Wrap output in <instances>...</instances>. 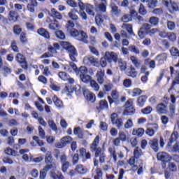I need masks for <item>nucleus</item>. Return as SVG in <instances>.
Returning a JSON list of instances; mask_svg holds the SVG:
<instances>
[{
    "label": "nucleus",
    "instance_id": "c85d7f7f",
    "mask_svg": "<svg viewBox=\"0 0 179 179\" xmlns=\"http://www.w3.org/2000/svg\"><path fill=\"white\" fill-rule=\"evenodd\" d=\"M80 79L84 83H89L92 82V76L89 75H80Z\"/></svg>",
    "mask_w": 179,
    "mask_h": 179
},
{
    "label": "nucleus",
    "instance_id": "69168bd1",
    "mask_svg": "<svg viewBox=\"0 0 179 179\" xmlns=\"http://www.w3.org/2000/svg\"><path fill=\"white\" fill-rule=\"evenodd\" d=\"M170 52L172 57H179V50L176 48H172L170 50Z\"/></svg>",
    "mask_w": 179,
    "mask_h": 179
},
{
    "label": "nucleus",
    "instance_id": "6ab92c4d",
    "mask_svg": "<svg viewBox=\"0 0 179 179\" xmlns=\"http://www.w3.org/2000/svg\"><path fill=\"white\" fill-rule=\"evenodd\" d=\"M143 134H145V129L143 128L134 129L132 131V135L138 136V138L142 137Z\"/></svg>",
    "mask_w": 179,
    "mask_h": 179
},
{
    "label": "nucleus",
    "instance_id": "2f4dec72",
    "mask_svg": "<svg viewBox=\"0 0 179 179\" xmlns=\"http://www.w3.org/2000/svg\"><path fill=\"white\" fill-rule=\"evenodd\" d=\"M52 101L56 107H58V108H61L64 106V104L62 103V101L58 99V97H57V96L55 95L53 96Z\"/></svg>",
    "mask_w": 179,
    "mask_h": 179
},
{
    "label": "nucleus",
    "instance_id": "49530a36",
    "mask_svg": "<svg viewBox=\"0 0 179 179\" xmlns=\"http://www.w3.org/2000/svg\"><path fill=\"white\" fill-rule=\"evenodd\" d=\"M143 93V91L139 88H134L132 91V97H136V96H141Z\"/></svg>",
    "mask_w": 179,
    "mask_h": 179
},
{
    "label": "nucleus",
    "instance_id": "13d9d810",
    "mask_svg": "<svg viewBox=\"0 0 179 179\" xmlns=\"http://www.w3.org/2000/svg\"><path fill=\"white\" fill-rule=\"evenodd\" d=\"M59 78H60V79H62V80H64L65 82H66V80H68L69 76L68 74H66V73L64 72V71H61L59 73Z\"/></svg>",
    "mask_w": 179,
    "mask_h": 179
},
{
    "label": "nucleus",
    "instance_id": "4be33fe9",
    "mask_svg": "<svg viewBox=\"0 0 179 179\" xmlns=\"http://www.w3.org/2000/svg\"><path fill=\"white\" fill-rule=\"evenodd\" d=\"M37 33L39 34V36H42V37H44L45 38H50V33H48V31L44 28L38 29Z\"/></svg>",
    "mask_w": 179,
    "mask_h": 179
},
{
    "label": "nucleus",
    "instance_id": "412c9836",
    "mask_svg": "<svg viewBox=\"0 0 179 179\" xmlns=\"http://www.w3.org/2000/svg\"><path fill=\"white\" fill-rule=\"evenodd\" d=\"M150 148L155 151V152H159V143L157 142V139L154 138L152 140L150 141Z\"/></svg>",
    "mask_w": 179,
    "mask_h": 179
},
{
    "label": "nucleus",
    "instance_id": "7ed1b4c3",
    "mask_svg": "<svg viewBox=\"0 0 179 179\" xmlns=\"http://www.w3.org/2000/svg\"><path fill=\"white\" fill-rule=\"evenodd\" d=\"M99 143H100V136H96L90 145L91 152H95V157H99L105 155L103 149L99 147Z\"/></svg>",
    "mask_w": 179,
    "mask_h": 179
},
{
    "label": "nucleus",
    "instance_id": "7c9ffc66",
    "mask_svg": "<svg viewBox=\"0 0 179 179\" xmlns=\"http://www.w3.org/2000/svg\"><path fill=\"white\" fill-rule=\"evenodd\" d=\"M51 13H52V17H55V19H57L59 20H61V19H62V15H61V13L57 11L55 8L51 9Z\"/></svg>",
    "mask_w": 179,
    "mask_h": 179
},
{
    "label": "nucleus",
    "instance_id": "72a5a7b5",
    "mask_svg": "<svg viewBox=\"0 0 179 179\" xmlns=\"http://www.w3.org/2000/svg\"><path fill=\"white\" fill-rule=\"evenodd\" d=\"M111 10L115 16H120L121 15V10L118 9V6H115V4H111Z\"/></svg>",
    "mask_w": 179,
    "mask_h": 179
},
{
    "label": "nucleus",
    "instance_id": "4d7b16f0",
    "mask_svg": "<svg viewBox=\"0 0 179 179\" xmlns=\"http://www.w3.org/2000/svg\"><path fill=\"white\" fill-rule=\"evenodd\" d=\"M178 139V132L173 131L171 136L170 143H173V142H176Z\"/></svg>",
    "mask_w": 179,
    "mask_h": 179
},
{
    "label": "nucleus",
    "instance_id": "dca6fc26",
    "mask_svg": "<svg viewBox=\"0 0 179 179\" xmlns=\"http://www.w3.org/2000/svg\"><path fill=\"white\" fill-rule=\"evenodd\" d=\"M70 142H72V137L67 136L62 138L61 143L58 148H64V146H66L68 143H70Z\"/></svg>",
    "mask_w": 179,
    "mask_h": 179
},
{
    "label": "nucleus",
    "instance_id": "bb28decb",
    "mask_svg": "<svg viewBox=\"0 0 179 179\" xmlns=\"http://www.w3.org/2000/svg\"><path fill=\"white\" fill-rule=\"evenodd\" d=\"M105 17H106V16L103 15L101 14H97L95 16V22H96V24H97V26H100V24H101V23H103V22H104Z\"/></svg>",
    "mask_w": 179,
    "mask_h": 179
},
{
    "label": "nucleus",
    "instance_id": "20e7f679",
    "mask_svg": "<svg viewBox=\"0 0 179 179\" xmlns=\"http://www.w3.org/2000/svg\"><path fill=\"white\" fill-rule=\"evenodd\" d=\"M83 64L84 65H92V66H99V59L94 57V56H86L83 59Z\"/></svg>",
    "mask_w": 179,
    "mask_h": 179
},
{
    "label": "nucleus",
    "instance_id": "f3484780",
    "mask_svg": "<svg viewBox=\"0 0 179 179\" xmlns=\"http://www.w3.org/2000/svg\"><path fill=\"white\" fill-rule=\"evenodd\" d=\"M50 177L53 179H65V177L62 175V172L59 171H51Z\"/></svg>",
    "mask_w": 179,
    "mask_h": 179
},
{
    "label": "nucleus",
    "instance_id": "0e129e2a",
    "mask_svg": "<svg viewBox=\"0 0 179 179\" xmlns=\"http://www.w3.org/2000/svg\"><path fill=\"white\" fill-rule=\"evenodd\" d=\"M167 27L169 30L173 31L176 29V23L173 21H167Z\"/></svg>",
    "mask_w": 179,
    "mask_h": 179
},
{
    "label": "nucleus",
    "instance_id": "3c124183",
    "mask_svg": "<svg viewBox=\"0 0 179 179\" xmlns=\"http://www.w3.org/2000/svg\"><path fill=\"white\" fill-rule=\"evenodd\" d=\"M88 71L87 69L85 66H81L79 70L77 69V75H86Z\"/></svg>",
    "mask_w": 179,
    "mask_h": 179
},
{
    "label": "nucleus",
    "instance_id": "e2e57ef3",
    "mask_svg": "<svg viewBox=\"0 0 179 179\" xmlns=\"http://www.w3.org/2000/svg\"><path fill=\"white\" fill-rule=\"evenodd\" d=\"M13 33L16 34V36H19V34L22 33V27H20V25H15L13 27Z\"/></svg>",
    "mask_w": 179,
    "mask_h": 179
},
{
    "label": "nucleus",
    "instance_id": "6e6d98bb",
    "mask_svg": "<svg viewBox=\"0 0 179 179\" xmlns=\"http://www.w3.org/2000/svg\"><path fill=\"white\" fill-rule=\"evenodd\" d=\"M80 16L82 17L83 20H87V14L85 12V6H83V9L80 8Z\"/></svg>",
    "mask_w": 179,
    "mask_h": 179
},
{
    "label": "nucleus",
    "instance_id": "052dcab7",
    "mask_svg": "<svg viewBox=\"0 0 179 179\" xmlns=\"http://www.w3.org/2000/svg\"><path fill=\"white\" fill-rule=\"evenodd\" d=\"M152 13L153 15H155V16H162V15H163V8H155L152 10Z\"/></svg>",
    "mask_w": 179,
    "mask_h": 179
},
{
    "label": "nucleus",
    "instance_id": "58836bf2",
    "mask_svg": "<svg viewBox=\"0 0 179 179\" xmlns=\"http://www.w3.org/2000/svg\"><path fill=\"white\" fill-rule=\"evenodd\" d=\"M9 20L10 22H17V17L16 16V11L10 10L8 14Z\"/></svg>",
    "mask_w": 179,
    "mask_h": 179
},
{
    "label": "nucleus",
    "instance_id": "603ef678",
    "mask_svg": "<svg viewBox=\"0 0 179 179\" xmlns=\"http://www.w3.org/2000/svg\"><path fill=\"white\" fill-rule=\"evenodd\" d=\"M168 169L171 173H176L177 171V165L173 162H170L168 165Z\"/></svg>",
    "mask_w": 179,
    "mask_h": 179
},
{
    "label": "nucleus",
    "instance_id": "5fc2aeb1",
    "mask_svg": "<svg viewBox=\"0 0 179 179\" xmlns=\"http://www.w3.org/2000/svg\"><path fill=\"white\" fill-rule=\"evenodd\" d=\"M140 28H141V30H144L146 34H148V31L152 29V25H150V24L144 23Z\"/></svg>",
    "mask_w": 179,
    "mask_h": 179
},
{
    "label": "nucleus",
    "instance_id": "de8ad7c7",
    "mask_svg": "<svg viewBox=\"0 0 179 179\" xmlns=\"http://www.w3.org/2000/svg\"><path fill=\"white\" fill-rule=\"evenodd\" d=\"M55 36L59 40H65V34L61 30L56 31Z\"/></svg>",
    "mask_w": 179,
    "mask_h": 179
},
{
    "label": "nucleus",
    "instance_id": "c03bdc74",
    "mask_svg": "<svg viewBox=\"0 0 179 179\" xmlns=\"http://www.w3.org/2000/svg\"><path fill=\"white\" fill-rule=\"evenodd\" d=\"M142 155H143V153L142 152V150H141V148H136L134 150V156L135 159H139V157H141V156H142Z\"/></svg>",
    "mask_w": 179,
    "mask_h": 179
},
{
    "label": "nucleus",
    "instance_id": "4c0bfd02",
    "mask_svg": "<svg viewBox=\"0 0 179 179\" xmlns=\"http://www.w3.org/2000/svg\"><path fill=\"white\" fill-rule=\"evenodd\" d=\"M45 162L47 164H52V154L51 152L48 151L45 155Z\"/></svg>",
    "mask_w": 179,
    "mask_h": 179
},
{
    "label": "nucleus",
    "instance_id": "4468645a",
    "mask_svg": "<svg viewBox=\"0 0 179 179\" xmlns=\"http://www.w3.org/2000/svg\"><path fill=\"white\" fill-rule=\"evenodd\" d=\"M4 153L7 156H13V157L19 156V152L15 150H13L10 147H7L6 149H4Z\"/></svg>",
    "mask_w": 179,
    "mask_h": 179
},
{
    "label": "nucleus",
    "instance_id": "9d476101",
    "mask_svg": "<svg viewBox=\"0 0 179 179\" xmlns=\"http://www.w3.org/2000/svg\"><path fill=\"white\" fill-rule=\"evenodd\" d=\"M63 67L66 72H70V73L76 72V73H78V67L76 66V64L72 62L69 63V66L64 65Z\"/></svg>",
    "mask_w": 179,
    "mask_h": 179
},
{
    "label": "nucleus",
    "instance_id": "f03ea898",
    "mask_svg": "<svg viewBox=\"0 0 179 179\" xmlns=\"http://www.w3.org/2000/svg\"><path fill=\"white\" fill-rule=\"evenodd\" d=\"M62 45L63 46V48H64V50H66V51L68 52V54L71 61H73V62H76L78 52L76 51V49L75 48V47L71 45L69 42H66V41H62Z\"/></svg>",
    "mask_w": 179,
    "mask_h": 179
},
{
    "label": "nucleus",
    "instance_id": "9b49d317",
    "mask_svg": "<svg viewBox=\"0 0 179 179\" xmlns=\"http://www.w3.org/2000/svg\"><path fill=\"white\" fill-rule=\"evenodd\" d=\"M125 73L127 76H130L131 78H136V76H138V72L133 66H130L126 69Z\"/></svg>",
    "mask_w": 179,
    "mask_h": 179
},
{
    "label": "nucleus",
    "instance_id": "a19ab883",
    "mask_svg": "<svg viewBox=\"0 0 179 179\" xmlns=\"http://www.w3.org/2000/svg\"><path fill=\"white\" fill-rule=\"evenodd\" d=\"M130 59L132 64H134V65L136 66V68H141V62H139L138 58L134 56H131Z\"/></svg>",
    "mask_w": 179,
    "mask_h": 179
},
{
    "label": "nucleus",
    "instance_id": "0eeeda50",
    "mask_svg": "<svg viewBox=\"0 0 179 179\" xmlns=\"http://www.w3.org/2000/svg\"><path fill=\"white\" fill-rule=\"evenodd\" d=\"M111 96H108L110 104L112 105L113 103H115V104L118 106V104H120V94H118V92L115 90L112 91Z\"/></svg>",
    "mask_w": 179,
    "mask_h": 179
},
{
    "label": "nucleus",
    "instance_id": "393cba45",
    "mask_svg": "<svg viewBox=\"0 0 179 179\" xmlns=\"http://www.w3.org/2000/svg\"><path fill=\"white\" fill-rule=\"evenodd\" d=\"M123 114L124 115H134L135 114V108L134 106L126 107Z\"/></svg>",
    "mask_w": 179,
    "mask_h": 179
},
{
    "label": "nucleus",
    "instance_id": "f704fd0d",
    "mask_svg": "<svg viewBox=\"0 0 179 179\" xmlns=\"http://www.w3.org/2000/svg\"><path fill=\"white\" fill-rule=\"evenodd\" d=\"M69 17L72 19V20H79V16L76 15V10L73 9L69 13Z\"/></svg>",
    "mask_w": 179,
    "mask_h": 179
},
{
    "label": "nucleus",
    "instance_id": "ddd939ff",
    "mask_svg": "<svg viewBox=\"0 0 179 179\" xmlns=\"http://www.w3.org/2000/svg\"><path fill=\"white\" fill-rule=\"evenodd\" d=\"M156 110L158 114H166L167 112V106L163 103H159L156 107Z\"/></svg>",
    "mask_w": 179,
    "mask_h": 179
},
{
    "label": "nucleus",
    "instance_id": "39448f33",
    "mask_svg": "<svg viewBox=\"0 0 179 179\" xmlns=\"http://www.w3.org/2000/svg\"><path fill=\"white\" fill-rule=\"evenodd\" d=\"M103 57L108 61V64H111L113 62L115 64L118 62V55L114 52H106Z\"/></svg>",
    "mask_w": 179,
    "mask_h": 179
},
{
    "label": "nucleus",
    "instance_id": "c9c22d12",
    "mask_svg": "<svg viewBox=\"0 0 179 179\" xmlns=\"http://www.w3.org/2000/svg\"><path fill=\"white\" fill-rule=\"evenodd\" d=\"M108 62L103 56L100 59V61L99 62V64L98 66H96V68H100V66H101V68H106V66H107Z\"/></svg>",
    "mask_w": 179,
    "mask_h": 179
},
{
    "label": "nucleus",
    "instance_id": "cd10ccee",
    "mask_svg": "<svg viewBox=\"0 0 179 179\" xmlns=\"http://www.w3.org/2000/svg\"><path fill=\"white\" fill-rule=\"evenodd\" d=\"M48 124L51 128L52 131H55V132H58V127H57V124L52 120H49L48 121Z\"/></svg>",
    "mask_w": 179,
    "mask_h": 179
},
{
    "label": "nucleus",
    "instance_id": "338daca9",
    "mask_svg": "<svg viewBox=\"0 0 179 179\" xmlns=\"http://www.w3.org/2000/svg\"><path fill=\"white\" fill-rule=\"evenodd\" d=\"M113 87H114V85L113 83H110V81L104 85V90L106 92H110V90H113Z\"/></svg>",
    "mask_w": 179,
    "mask_h": 179
},
{
    "label": "nucleus",
    "instance_id": "ea45409f",
    "mask_svg": "<svg viewBox=\"0 0 179 179\" xmlns=\"http://www.w3.org/2000/svg\"><path fill=\"white\" fill-rule=\"evenodd\" d=\"M168 9L171 12V13H173V12L178 11V6L177 5V3L172 2V3H171L170 6L168 7Z\"/></svg>",
    "mask_w": 179,
    "mask_h": 179
},
{
    "label": "nucleus",
    "instance_id": "37998d69",
    "mask_svg": "<svg viewBox=\"0 0 179 179\" xmlns=\"http://www.w3.org/2000/svg\"><path fill=\"white\" fill-rule=\"evenodd\" d=\"M108 152L113 156L114 162H117V152L115 151V148L110 147L108 148Z\"/></svg>",
    "mask_w": 179,
    "mask_h": 179
},
{
    "label": "nucleus",
    "instance_id": "e433bc0d",
    "mask_svg": "<svg viewBox=\"0 0 179 179\" xmlns=\"http://www.w3.org/2000/svg\"><path fill=\"white\" fill-rule=\"evenodd\" d=\"M117 64L121 71H125V69H127V62L122 59L118 60V57H117Z\"/></svg>",
    "mask_w": 179,
    "mask_h": 179
},
{
    "label": "nucleus",
    "instance_id": "09e8293b",
    "mask_svg": "<svg viewBox=\"0 0 179 179\" xmlns=\"http://www.w3.org/2000/svg\"><path fill=\"white\" fill-rule=\"evenodd\" d=\"M71 167L70 162H64L62 164V171L65 174L68 171V169Z\"/></svg>",
    "mask_w": 179,
    "mask_h": 179
},
{
    "label": "nucleus",
    "instance_id": "79ce46f5",
    "mask_svg": "<svg viewBox=\"0 0 179 179\" xmlns=\"http://www.w3.org/2000/svg\"><path fill=\"white\" fill-rule=\"evenodd\" d=\"M101 110H108V103L106 100H101L99 102Z\"/></svg>",
    "mask_w": 179,
    "mask_h": 179
},
{
    "label": "nucleus",
    "instance_id": "b1692460",
    "mask_svg": "<svg viewBox=\"0 0 179 179\" xmlns=\"http://www.w3.org/2000/svg\"><path fill=\"white\" fill-rule=\"evenodd\" d=\"M157 157L158 160H160L161 162H165V160L169 159V154L167 152H158Z\"/></svg>",
    "mask_w": 179,
    "mask_h": 179
},
{
    "label": "nucleus",
    "instance_id": "2eb2a0df",
    "mask_svg": "<svg viewBox=\"0 0 179 179\" xmlns=\"http://www.w3.org/2000/svg\"><path fill=\"white\" fill-rule=\"evenodd\" d=\"M86 13L90 16H94V6L93 5L87 3L84 5Z\"/></svg>",
    "mask_w": 179,
    "mask_h": 179
},
{
    "label": "nucleus",
    "instance_id": "a18cd8bd",
    "mask_svg": "<svg viewBox=\"0 0 179 179\" xmlns=\"http://www.w3.org/2000/svg\"><path fill=\"white\" fill-rule=\"evenodd\" d=\"M49 29L52 31L57 30V29H59V24H58L57 21H55L54 22H52L49 24Z\"/></svg>",
    "mask_w": 179,
    "mask_h": 179
},
{
    "label": "nucleus",
    "instance_id": "a878e982",
    "mask_svg": "<svg viewBox=\"0 0 179 179\" xmlns=\"http://www.w3.org/2000/svg\"><path fill=\"white\" fill-rule=\"evenodd\" d=\"M156 61H158V62H160L161 64H163L164 61H167V55L166 53H162L160 55H158L155 57Z\"/></svg>",
    "mask_w": 179,
    "mask_h": 179
},
{
    "label": "nucleus",
    "instance_id": "423d86ee",
    "mask_svg": "<svg viewBox=\"0 0 179 179\" xmlns=\"http://www.w3.org/2000/svg\"><path fill=\"white\" fill-rule=\"evenodd\" d=\"M101 3L95 5V11L97 13H106L107 10V0H101Z\"/></svg>",
    "mask_w": 179,
    "mask_h": 179
},
{
    "label": "nucleus",
    "instance_id": "774afa93",
    "mask_svg": "<svg viewBox=\"0 0 179 179\" xmlns=\"http://www.w3.org/2000/svg\"><path fill=\"white\" fill-rule=\"evenodd\" d=\"M170 150L173 153H177V152H179V143H176V144L170 148Z\"/></svg>",
    "mask_w": 179,
    "mask_h": 179
},
{
    "label": "nucleus",
    "instance_id": "aec40b11",
    "mask_svg": "<svg viewBox=\"0 0 179 179\" xmlns=\"http://www.w3.org/2000/svg\"><path fill=\"white\" fill-rule=\"evenodd\" d=\"M76 171L78 173V174H87V169L86 167L83 166L82 164H78L76 166L75 169Z\"/></svg>",
    "mask_w": 179,
    "mask_h": 179
},
{
    "label": "nucleus",
    "instance_id": "f257e3e1",
    "mask_svg": "<svg viewBox=\"0 0 179 179\" xmlns=\"http://www.w3.org/2000/svg\"><path fill=\"white\" fill-rule=\"evenodd\" d=\"M68 31L70 34V36H71L72 37H76L78 41H81V43H84L85 44H89V41H87L89 36L87 34H85V31H78L76 29H72Z\"/></svg>",
    "mask_w": 179,
    "mask_h": 179
},
{
    "label": "nucleus",
    "instance_id": "8fccbe9b",
    "mask_svg": "<svg viewBox=\"0 0 179 179\" xmlns=\"http://www.w3.org/2000/svg\"><path fill=\"white\" fill-rule=\"evenodd\" d=\"M122 27L123 29H126L127 31L129 33V34H132L134 33V29H132L131 24H124Z\"/></svg>",
    "mask_w": 179,
    "mask_h": 179
},
{
    "label": "nucleus",
    "instance_id": "c756f323",
    "mask_svg": "<svg viewBox=\"0 0 179 179\" xmlns=\"http://www.w3.org/2000/svg\"><path fill=\"white\" fill-rule=\"evenodd\" d=\"M15 59L19 64H26V58L24 56L20 53H17Z\"/></svg>",
    "mask_w": 179,
    "mask_h": 179
},
{
    "label": "nucleus",
    "instance_id": "1a4fd4ad",
    "mask_svg": "<svg viewBox=\"0 0 179 179\" xmlns=\"http://www.w3.org/2000/svg\"><path fill=\"white\" fill-rule=\"evenodd\" d=\"M83 95L87 101H92L93 103L96 100V96L92 92L89 91V90L84 89Z\"/></svg>",
    "mask_w": 179,
    "mask_h": 179
},
{
    "label": "nucleus",
    "instance_id": "6e6552de",
    "mask_svg": "<svg viewBox=\"0 0 179 179\" xmlns=\"http://www.w3.org/2000/svg\"><path fill=\"white\" fill-rule=\"evenodd\" d=\"M105 72L103 69H99L96 74V78L98 83L99 85H103L104 83V80H106L105 77Z\"/></svg>",
    "mask_w": 179,
    "mask_h": 179
},
{
    "label": "nucleus",
    "instance_id": "a211bd4d",
    "mask_svg": "<svg viewBox=\"0 0 179 179\" xmlns=\"http://www.w3.org/2000/svg\"><path fill=\"white\" fill-rule=\"evenodd\" d=\"M146 100H148V96L146 95L138 96L137 99V106H138V107H143L145 106Z\"/></svg>",
    "mask_w": 179,
    "mask_h": 179
},
{
    "label": "nucleus",
    "instance_id": "5701e85b",
    "mask_svg": "<svg viewBox=\"0 0 179 179\" xmlns=\"http://www.w3.org/2000/svg\"><path fill=\"white\" fill-rule=\"evenodd\" d=\"M159 17H151L149 19V23L150 26H152V27H156L157 26H159Z\"/></svg>",
    "mask_w": 179,
    "mask_h": 179
},
{
    "label": "nucleus",
    "instance_id": "864d4df0",
    "mask_svg": "<svg viewBox=\"0 0 179 179\" xmlns=\"http://www.w3.org/2000/svg\"><path fill=\"white\" fill-rule=\"evenodd\" d=\"M38 131L41 139H45V131L43 129V127H41V126L38 127Z\"/></svg>",
    "mask_w": 179,
    "mask_h": 179
},
{
    "label": "nucleus",
    "instance_id": "f8f14e48",
    "mask_svg": "<svg viewBox=\"0 0 179 179\" xmlns=\"http://www.w3.org/2000/svg\"><path fill=\"white\" fill-rule=\"evenodd\" d=\"M132 15H136L138 13H136V11L132 10L131 11V15H124L121 17V21L123 22V23H129V22H131L132 20Z\"/></svg>",
    "mask_w": 179,
    "mask_h": 179
},
{
    "label": "nucleus",
    "instance_id": "680f3d73",
    "mask_svg": "<svg viewBox=\"0 0 179 179\" xmlns=\"http://www.w3.org/2000/svg\"><path fill=\"white\" fill-rule=\"evenodd\" d=\"M134 127V122L132 120H127V122L124 123V129H129V128H132Z\"/></svg>",
    "mask_w": 179,
    "mask_h": 179
},
{
    "label": "nucleus",
    "instance_id": "473e14b6",
    "mask_svg": "<svg viewBox=\"0 0 179 179\" xmlns=\"http://www.w3.org/2000/svg\"><path fill=\"white\" fill-rule=\"evenodd\" d=\"M90 83V87H92V89H93V90H94V92H99V90H100V85H99V83H97L96 80H92Z\"/></svg>",
    "mask_w": 179,
    "mask_h": 179
},
{
    "label": "nucleus",
    "instance_id": "bf43d9fd",
    "mask_svg": "<svg viewBox=\"0 0 179 179\" xmlns=\"http://www.w3.org/2000/svg\"><path fill=\"white\" fill-rule=\"evenodd\" d=\"M146 31H145L143 29H142L141 27L139 28L138 31V36L139 38L143 39L145 37H146Z\"/></svg>",
    "mask_w": 179,
    "mask_h": 179
}]
</instances>
